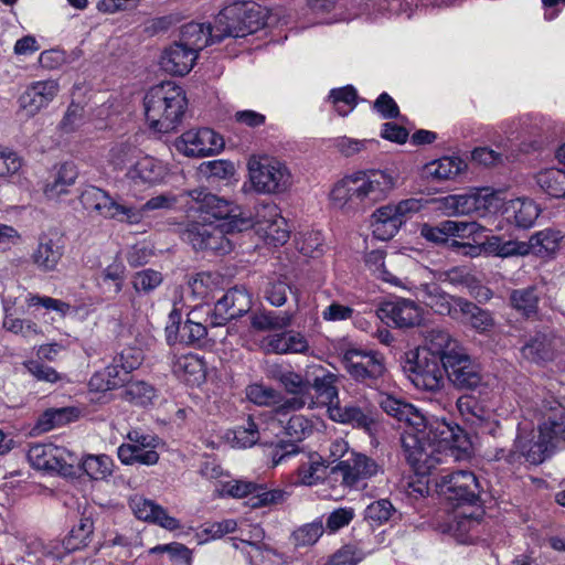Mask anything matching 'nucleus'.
Returning a JSON list of instances; mask_svg holds the SVG:
<instances>
[{
  "mask_svg": "<svg viewBox=\"0 0 565 565\" xmlns=\"http://www.w3.org/2000/svg\"><path fill=\"white\" fill-rule=\"evenodd\" d=\"M292 292L291 286L282 280L276 279L267 282L264 289V298L274 307H281L287 301V294Z\"/></svg>",
  "mask_w": 565,
  "mask_h": 565,
  "instance_id": "obj_63",
  "label": "nucleus"
},
{
  "mask_svg": "<svg viewBox=\"0 0 565 565\" xmlns=\"http://www.w3.org/2000/svg\"><path fill=\"white\" fill-rule=\"evenodd\" d=\"M28 460L38 470L68 476L74 472L77 458L64 447L39 444L30 447Z\"/></svg>",
  "mask_w": 565,
  "mask_h": 565,
  "instance_id": "obj_11",
  "label": "nucleus"
},
{
  "mask_svg": "<svg viewBox=\"0 0 565 565\" xmlns=\"http://www.w3.org/2000/svg\"><path fill=\"white\" fill-rule=\"evenodd\" d=\"M408 377L422 391L438 393L445 383L441 361L428 356L427 352H416L414 360L408 361Z\"/></svg>",
  "mask_w": 565,
  "mask_h": 565,
  "instance_id": "obj_13",
  "label": "nucleus"
},
{
  "mask_svg": "<svg viewBox=\"0 0 565 565\" xmlns=\"http://www.w3.org/2000/svg\"><path fill=\"white\" fill-rule=\"evenodd\" d=\"M271 377L278 381L285 390L290 394L309 393L310 383L306 381L300 374L281 367H275L270 371Z\"/></svg>",
  "mask_w": 565,
  "mask_h": 565,
  "instance_id": "obj_50",
  "label": "nucleus"
},
{
  "mask_svg": "<svg viewBox=\"0 0 565 565\" xmlns=\"http://www.w3.org/2000/svg\"><path fill=\"white\" fill-rule=\"evenodd\" d=\"M214 224L207 222H189L182 231V238L190 243L194 249L200 250L204 243H207V238Z\"/></svg>",
  "mask_w": 565,
  "mask_h": 565,
  "instance_id": "obj_59",
  "label": "nucleus"
},
{
  "mask_svg": "<svg viewBox=\"0 0 565 565\" xmlns=\"http://www.w3.org/2000/svg\"><path fill=\"white\" fill-rule=\"evenodd\" d=\"M413 428L416 434L406 433L402 437L404 456L417 475H429L439 462L435 450L451 446L457 436L456 429L445 418L426 415L424 423Z\"/></svg>",
  "mask_w": 565,
  "mask_h": 565,
  "instance_id": "obj_1",
  "label": "nucleus"
},
{
  "mask_svg": "<svg viewBox=\"0 0 565 565\" xmlns=\"http://www.w3.org/2000/svg\"><path fill=\"white\" fill-rule=\"evenodd\" d=\"M354 518L355 510L352 507L334 509L327 516L324 530L330 534H334L341 529L348 526Z\"/></svg>",
  "mask_w": 565,
  "mask_h": 565,
  "instance_id": "obj_62",
  "label": "nucleus"
},
{
  "mask_svg": "<svg viewBox=\"0 0 565 565\" xmlns=\"http://www.w3.org/2000/svg\"><path fill=\"white\" fill-rule=\"evenodd\" d=\"M77 416L78 411L74 407L51 408L43 413L39 426L43 430H51L73 422Z\"/></svg>",
  "mask_w": 565,
  "mask_h": 565,
  "instance_id": "obj_54",
  "label": "nucleus"
},
{
  "mask_svg": "<svg viewBox=\"0 0 565 565\" xmlns=\"http://www.w3.org/2000/svg\"><path fill=\"white\" fill-rule=\"evenodd\" d=\"M381 406L385 413L405 422L412 427H419L425 420V414L414 405L399 401L392 396H385L381 401Z\"/></svg>",
  "mask_w": 565,
  "mask_h": 565,
  "instance_id": "obj_35",
  "label": "nucleus"
},
{
  "mask_svg": "<svg viewBox=\"0 0 565 565\" xmlns=\"http://www.w3.org/2000/svg\"><path fill=\"white\" fill-rule=\"evenodd\" d=\"M252 326L256 330L267 331V330H281L289 327L292 322V315L284 311H260L255 313L252 317Z\"/></svg>",
  "mask_w": 565,
  "mask_h": 565,
  "instance_id": "obj_46",
  "label": "nucleus"
},
{
  "mask_svg": "<svg viewBox=\"0 0 565 565\" xmlns=\"http://www.w3.org/2000/svg\"><path fill=\"white\" fill-rule=\"evenodd\" d=\"M365 265L376 278L402 288L403 285H405V280L403 281L387 270L385 266V253L383 250L375 249L367 253L365 256Z\"/></svg>",
  "mask_w": 565,
  "mask_h": 565,
  "instance_id": "obj_48",
  "label": "nucleus"
},
{
  "mask_svg": "<svg viewBox=\"0 0 565 565\" xmlns=\"http://www.w3.org/2000/svg\"><path fill=\"white\" fill-rule=\"evenodd\" d=\"M324 532V525L321 518L313 520L297 527L291 540L297 547H306L316 544Z\"/></svg>",
  "mask_w": 565,
  "mask_h": 565,
  "instance_id": "obj_51",
  "label": "nucleus"
},
{
  "mask_svg": "<svg viewBox=\"0 0 565 565\" xmlns=\"http://www.w3.org/2000/svg\"><path fill=\"white\" fill-rule=\"evenodd\" d=\"M94 531V522L89 518L79 520L70 534L64 539L63 545L67 552H74L87 546Z\"/></svg>",
  "mask_w": 565,
  "mask_h": 565,
  "instance_id": "obj_47",
  "label": "nucleus"
},
{
  "mask_svg": "<svg viewBox=\"0 0 565 565\" xmlns=\"http://www.w3.org/2000/svg\"><path fill=\"white\" fill-rule=\"evenodd\" d=\"M564 238L559 230L546 227L532 234L526 241L529 254L539 257H548L554 255Z\"/></svg>",
  "mask_w": 565,
  "mask_h": 565,
  "instance_id": "obj_32",
  "label": "nucleus"
},
{
  "mask_svg": "<svg viewBox=\"0 0 565 565\" xmlns=\"http://www.w3.org/2000/svg\"><path fill=\"white\" fill-rule=\"evenodd\" d=\"M117 456L125 466H154L160 458L156 448H143L138 445H120L117 448Z\"/></svg>",
  "mask_w": 565,
  "mask_h": 565,
  "instance_id": "obj_36",
  "label": "nucleus"
},
{
  "mask_svg": "<svg viewBox=\"0 0 565 565\" xmlns=\"http://www.w3.org/2000/svg\"><path fill=\"white\" fill-rule=\"evenodd\" d=\"M554 447L551 445L550 439L544 437L541 431L536 440L530 439L522 433H519L513 448L510 450L500 449L495 457L497 459H504L510 463L519 461L522 457L532 465L542 463L553 451Z\"/></svg>",
  "mask_w": 565,
  "mask_h": 565,
  "instance_id": "obj_15",
  "label": "nucleus"
},
{
  "mask_svg": "<svg viewBox=\"0 0 565 565\" xmlns=\"http://www.w3.org/2000/svg\"><path fill=\"white\" fill-rule=\"evenodd\" d=\"M252 308V296L244 286L227 290L214 305L211 323L223 326L232 319L239 318Z\"/></svg>",
  "mask_w": 565,
  "mask_h": 565,
  "instance_id": "obj_19",
  "label": "nucleus"
},
{
  "mask_svg": "<svg viewBox=\"0 0 565 565\" xmlns=\"http://www.w3.org/2000/svg\"><path fill=\"white\" fill-rule=\"evenodd\" d=\"M128 505L138 520L157 524L169 531L181 527L178 519L169 515L163 507L143 495L130 497Z\"/></svg>",
  "mask_w": 565,
  "mask_h": 565,
  "instance_id": "obj_23",
  "label": "nucleus"
},
{
  "mask_svg": "<svg viewBox=\"0 0 565 565\" xmlns=\"http://www.w3.org/2000/svg\"><path fill=\"white\" fill-rule=\"evenodd\" d=\"M211 30L212 25L188 23L182 26L180 42L186 44L190 49H195V53L199 54L206 45L218 42L211 35Z\"/></svg>",
  "mask_w": 565,
  "mask_h": 565,
  "instance_id": "obj_40",
  "label": "nucleus"
},
{
  "mask_svg": "<svg viewBox=\"0 0 565 565\" xmlns=\"http://www.w3.org/2000/svg\"><path fill=\"white\" fill-rule=\"evenodd\" d=\"M247 170L253 189L260 194H280L294 182L287 163L276 157L254 154L248 159Z\"/></svg>",
  "mask_w": 565,
  "mask_h": 565,
  "instance_id": "obj_6",
  "label": "nucleus"
},
{
  "mask_svg": "<svg viewBox=\"0 0 565 565\" xmlns=\"http://www.w3.org/2000/svg\"><path fill=\"white\" fill-rule=\"evenodd\" d=\"M463 162L457 157H443L438 160L428 162L425 168V174L433 180L443 181L455 178L462 170Z\"/></svg>",
  "mask_w": 565,
  "mask_h": 565,
  "instance_id": "obj_41",
  "label": "nucleus"
},
{
  "mask_svg": "<svg viewBox=\"0 0 565 565\" xmlns=\"http://www.w3.org/2000/svg\"><path fill=\"white\" fill-rule=\"evenodd\" d=\"M397 510L387 499H380L371 502L364 510V520L372 526H380L391 521Z\"/></svg>",
  "mask_w": 565,
  "mask_h": 565,
  "instance_id": "obj_49",
  "label": "nucleus"
},
{
  "mask_svg": "<svg viewBox=\"0 0 565 565\" xmlns=\"http://www.w3.org/2000/svg\"><path fill=\"white\" fill-rule=\"evenodd\" d=\"M81 468L92 480H105L113 473L114 460L107 455H87Z\"/></svg>",
  "mask_w": 565,
  "mask_h": 565,
  "instance_id": "obj_45",
  "label": "nucleus"
},
{
  "mask_svg": "<svg viewBox=\"0 0 565 565\" xmlns=\"http://www.w3.org/2000/svg\"><path fill=\"white\" fill-rule=\"evenodd\" d=\"M332 473L341 477L343 487L358 490L366 487V480L383 473V468L373 458L352 451L347 459L340 460L332 468Z\"/></svg>",
  "mask_w": 565,
  "mask_h": 565,
  "instance_id": "obj_10",
  "label": "nucleus"
},
{
  "mask_svg": "<svg viewBox=\"0 0 565 565\" xmlns=\"http://www.w3.org/2000/svg\"><path fill=\"white\" fill-rule=\"evenodd\" d=\"M78 177V170L72 162L57 167L46 180L43 192L49 200H58L70 193Z\"/></svg>",
  "mask_w": 565,
  "mask_h": 565,
  "instance_id": "obj_29",
  "label": "nucleus"
},
{
  "mask_svg": "<svg viewBox=\"0 0 565 565\" xmlns=\"http://www.w3.org/2000/svg\"><path fill=\"white\" fill-rule=\"evenodd\" d=\"M456 406L467 423L483 430L487 429L488 425H491L489 422L491 417L490 412L484 409L475 397L461 396L457 399Z\"/></svg>",
  "mask_w": 565,
  "mask_h": 565,
  "instance_id": "obj_38",
  "label": "nucleus"
},
{
  "mask_svg": "<svg viewBox=\"0 0 565 565\" xmlns=\"http://www.w3.org/2000/svg\"><path fill=\"white\" fill-rule=\"evenodd\" d=\"M440 492L457 507H481L483 490L478 477L469 470H457L443 476L438 482Z\"/></svg>",
  "mask_w": 565,
  "mask_h": 565,
  "instance_id": "obj_7",
  "label": "nucleus"
},
{
  "mask_svg": "<svg viewBox=\"0 0 565 565\" xmlns=\"http://www.w3.org/2000/svg\"><path fill=\"white\" fill-rule=\"evenodd\" d=\"M127 376V372L120 367V363L116 361L115 356L110 365L92 376L89 385L96 391H110L124 385Z\"/></svg>",
  "mask_w": 565,
  "mask_h": 565,
  "instance_id": "obj_37",
  "label": "nucleus"
},
{
  "mask_svg": "<svg viewBox=\"0 0 565 565\" xmlns=\"http://www.w3.org/2000/svg\"><path fill=\"white\" fill-rule=\"evenodd\" d=\"M265 9L255 2L236 1L222 9L214 19L211 35L216 41L245 38L266 25Z\"/></svg>",
  "mask_w": 565,
  "mask_h": 565,
  "instance_id": "obj_5",
  "label": "nucleus"
},
{
  "mask_svg": "<svg viewBox=\"0 0 565 565\" xmlns=\"http://www.w3.org/2000/svg\"><path fill=\"white\" fill-rule=\"evenodd\" d=\"M473 509L470 513L456 510L448 524V531L459 543L471 544L478 539L483 510L481 507H473Z\"/></svg>",
  "mask_w": 565,
  "mask_h": 565,
  "instance_id": "obj_25",
  "label": "nucleus"
},
{
  "mask_svg": "<svg viewBox=\"0 0 565 565\" xmlns=\"http://www.w3.org/2000/svg\"><path fill=\"white\" fill-rule=\"evenodd\" d=\"M63 255L64 246L57 239L42 234L31 254V262L40 271L52 273L57 269Z\"/></svg>",
  "mask_w": 565,
  "mask_h": 565,
  "instance_id": "obj_26",
  "label": "nucleus"
},
{
  "mask_svg": "<svg viewBox=\"0 0 565 565\" xmlns=\"http://www.w3.org/2000/svg\"><path fill=\"white\" fill-rule=\"evenodd\" d=\"M337 376L330 372L321 376H316L312 388L316 391L321 403L327 407L339 402L338 388L335 386Z\"/></svg>",
  "mask_w": 565,
  "mask_h": 565,
  "instance_id": "obj_55",
  "label": "nucleus"
},
{
  "mask_svg": "<svg viewBox=\"0 0 565 565\" xmlns=\"http://www.w3.org/2000/svg\"><path fill=\"white\" fill-rule=\"evenodd\" d=\"M527 247L525 241H503L500 236H491L486 243V249L488 252L502 258L526 256L529 255Z\"/></svg>",
  "mask_w": 565,
  "mask_h": 565,
  "instance_id": "obj_44",
  "label": "nucleus"
},
{
  "mask_svg": "<svg viewBox=\"0 0 565 565\" xmlns=\"http://www.w3.org/2000/svg\"><path fill=\"white\" fill-rule=\"evenodd\" d=\"M511 306L522 315L530 317L537 310L539 296L534 287L515 289L510 295Z\"/></svg>",
  "mask_w": 565,
  "mask_h": 565,
  "instance_id": "obj_53",
  "label": "nucleus"
},
{
  "mask_svg": "<svg viewBox=\"0 0 565 565\" xmlns=\"http://www.w3.org/2000/svg\"><path fill=\"white\" fill-rule=\"evenodd\" d=\"M196 58L195 49H190L179 41L164 50L161 66L172 75L184 76L193 68Z\"/></svg>",
  "mask_w": 565,
  "mask_h": 565,
  "instance_id": "obj_24",
  "label": "nucleus"
},
{
  "mask_svg": "<svg viewBox=\"0 0 565 565\" xmlns=\"http://www.w3.org/2000/svg\"><path fill=\"white\" fill-rule=\"evenodd\" d=\"M403 288L412 291L416 297L423 298L426 306L430 307L435 313L460 320V310L457 305L465 298L450 296L435 282L416 284L408 278L405 279Z\"/></svg>",
  "mask_w": 565,
  "mask_h": 565,
  "instance_id": "obj_12",
  "label": "nucleus"
},
{
  "mask_svg": "<svg viewBox=\"0 0 565 565\" xmlns=\"http://www.w3.org/2000/svg\"><path fill=\"white\" fill-rule=\"evenodd\" d=\"M163 277L160 271L153 269H143L137 271L131 284L137 294H149L162 284Z\"/></svg>",
  "mask_w": 565,
  "mask_h": 565,
  "instance_id": "obj_60",
  "label": "nucleus"
},
{
  "mask_svg": "<svg viewBox=\"0 0 565 565\" xmlns=\"http://www.w3.org/2000/svg\"><path fill=\"white\" fill-rule=\"evenodd\" d=\"M170 324L167 327L168 340L171 341L172 334L179 333L180 342L192 344L204 339L207 334L206 327L200 322L188 319L182 326L180 323L181 315L178 310L170 312Z\"/></svg>",
  "mask_w": 565,
  "mask_h": 565,
  "instance_id": "obj_33",
  "label": "nucleus"
},
{
  "mask_svg": "<svg viewBox=\"0 0 565 565\" xmlns=\"http://www.w3.org/2000/svg\"><path fill=\"white\" fill-rule=\"evenodd\" d=\"M416 199H407L397 204H387L375 210L371 216V228L380 241L391 239L405 223L406 218L422 209Z\"/></svg>",
  "mask_w": 565,
  "mask_h": 565,
  "instance_id": "obj_8",
  "label": "nucleus"
},
{
  "mask_svg": "<svg viewBox=\"0 0 565 565\" xmlns=\"http://www.w3.org/2000/svg\"><path fill=\"white\" fill-rule=\"evenodd\" d=\"M425 340V347L416 352H427L428 356L440 360L443 365L448 356L463 349L448 331L438 328L427 331Z\"/></svg>",
  "mask_w": 565,
  "mask_h": 565,
  "instance_id": "obj_28",
  "label": "nucleus"
},
{
  "mask_svg": "<svg viewBox=\"0 0 565 565\" xmlns=\"http://www.w3.org/2000/svg\"><path fill=\"white\" fill-rule=\"evenodd\" d=\"M559 340L552 333H536L521 349L522 356L534 363L552 361L558 351Z\"/></svg>",
  "mask_w": 565,
  "mask_h": 565,
  "instance_id": "obj_27",
  "label": "nucleus"
},
{
  "mask_svg": "<svg viewBox=\"0 0 565 565\" xmlns=\"http://www.w3.org/2000/svg\"><path fill=\"white\" fill-rule=\"evenodd\" d=\"M246 397L256 405L269 406L278 403L280 394L271 387L254 383L246 387Z\"/></svg>",
  "mask_w": 565,
  "mask_h": 565,
  "instance_id": "obj_61",
  "label": "nucleus"
},
{
  "mask_svg": "<svg viewBox=\"0 0 565 565\" xmlns=\"http://www.w3.org/2000/svg\"><path fill=\"white\" fill-rule=\"evenodd\" d=\"M25 303L29 308L42 307L47 311L56 312L61 318L66 317L72 311V306L63 300L49 296L29 292L25 297Z\"/></svg>",
  "mask_w": 565,
  "mask_h": 565,
  "instance_id": "obj_57",
  "label": "nucleus"
},
{
  "mask_svg": "<svg viewBox=\"0 0 565 565\" xmlns=\"http://www.w3.org/2000/svg\"><path fill=\"white\" fill-rule=\"evenodd\" d=\"M364 558V553L352 544L343 545L329 559L327 565H358Z\"/></svg>",
  "mask_w": 565,
  "mask_h": 565,
  "instance_id": "obj_64",
  "label": "nucleus"
},
{
  "mask_svg": "<svg viewBox=\"0 0 565 565\" xmlns=\"http://www.w3.org/2000/svg\"><path fill=\"white\" fill-rule=\"evenodd\" d=\"M220 497L246 498L250 497L252 507H263L276 503L284 498L281 490H265L262 486L243 480H231L216 489Z\"/></svg>",
  "mask_w": 565,
  "mask_h": 565,
  "instance_id": "obj_21",
  "label": "nucleus"
},
{
  "mask_svg": "<svg viewBox=\"0 0 565 565\" xmlns=\"http://www.w3.org/2000/svg\"><path fill=\"white\" fill-rule=\"evenodd\" d=\"M145 115L149 127L168 134L181 122L188 106L184 89L174 82L152 86L143 98Z\"/></svg>",
  "mask_w": 565,
  "mask_h": 565,
  "instance_id": "obj_3",
  "label": "nucleus"
},
{
  "mask_svg": "<svg viewBox=\"0 0 565 565\" xmlns=\"http://www.w3.org/2000/svg\"><path fill=\"white\" fill-rule=\"evenodd\" d=\"M172 372L183 382L199 385L205 379V363L198 354H181L174 358Z\"/></svg>",
  "mask_w": 565,
  "mask_h": 565,
  "instance_id": "obj_31",
  "label": "nucleus"
},
{
  "mask_svg": "<svg viewBox=\"0 0 565 565\" xmlns=\"http://www.w3.org/2000/svg\"><path fill=\"white\" fill-rule=\"evenodd\" d=\"M139 148L128 141L116 142L108 152V163L118 171L128 169L140 156Z\"/></svg>",
  "mask_w": 565,
  "mask_h": 565,
  "instance_id": "obj_42",
  "label": "nucleus"
},
{
  "mask_svg": "<svg viewBox=\"0 0 565 565\" xmlns=\"http://www.w3.org/2000/svg\"><path fill=\"white\" fill-rule=\"evenodd\" d=\"M343 362L355 381L369 386H372L385 372L382 356L373 351L349 349L344 353Z\"/></svg>",
  "mask_w": 565,
  "mask_h": 565,
  "instance_id": "obj_14",
  "label": "nucleus"
},
{
  "mask_svg": "<svg viewBox=\"0 0 565 565\" xmlns=\"http://www.w3.org/2000/svg\"><path fill=\"white\" fill-rule=\"evenodd\" d=\"M60 93L56 79H42L30 83L18 98L19 107L33 117L55 99Z\"/></svg>",
  "mask_w": 565,
  "mask_h": 565,
  "instance_id": "obj_20",
  "label": "nucleus"
},
{
  "mask_svg": "<svg viewBox=\"0 0 565 565\" xmlns=\"http://www.w3.org/2000/svg\"><path fill=\"white\" fill-rule=\"evenodd\" d=\"M460 320L467 319L473 329L483 332L493 327V319L489 311L479 308L473 302L459 300Z\"/></svg>",
  "mask_w": 565,
  "mask_h": 565,
  "instance_id": "obj_43",
  "label": "nucleus"
},
{
  "mask_svg": "<svg viewBox=\"0 0 565 565\" xmlns=\"http://www.w3.org/2000/svg\"><path fill=\"white\" fill-rule=\"evenodd\" d=\"M170 174L167 163L152 156L143 154L127 169L125 177L134 186L152 188L166 182Z\"/></svg>",
  "mask_w": 565,
  "mask_h": 565,
  "instance_id": "obj_16",
  "label": "nucleus"
},
{
  "mask_svg": "<svg viewBox=\"0 0 565 565\" xmlns=\"http://www.w3.org/2000/svg\"><path fill=\"white\" fill-rule=\"evenodd\" d=\"M495 196L489 189H479L463 194H449L434 199L435 210L446 216H460L488 212Z\"/></svg>",
  "mask_w": 565,
  "mask_h": 565,
  "instance_id": "obj_9",
  "label": "nucleus"
},
{
  "mask_svg": "<svg viewBox=\"0 0 565 565\" xmlns=\"http://www.w3.org/2000/svg\"><path fill=\"white\" fill-rule=\"evenodd\" d=\"M223 147V138L210 128L188 130L177 141V149L188 157L212 156Z\"/></svg>",
  "mask_w": 565,
  "mask_h": 565,
  "instance_id": "obj_18",
  "label": "nucleus"
},
{
  "mask_svg": "<svg viewBox=\"0 0 565 565\" xmlns=\"http://www.w3.org/2000/svg\"><path fill=\"white\" fill-rule=\"evenodd\" d=\"M379 317L391 322L396 328L407 329L422 323L424 310L416 301L397 297L381 303Z\"/></svg>",
  "mask_w": 565,
  "mask_h": 565,
  "instance_id": "obj_17",
  "label": "nucleus"
},
{
  "mask_svg": "<svg viewBox=\"0 0 565 565\" xmlns=\"http://www.w3.org/2000/svg\"><path fill=\"white\" fill-rule=\"evenodd\" d=\"M358 94L353 86H344L334 88L329 94V99L332 100L335 111L340 116H347L356 106Z\"/></svg>",
  "mask_w": 565,
  "mask_h": 565,
  "instance_id": "obj_56",
  "label": "nucleus"
},
{
  "mask_svg": "<svg viewBox=\"0 0 565 565\" xmlns=\"http://www.w3.org/2000/svg\"><path fill=\"white\" fill-rule=\"evenodd\" d=\"M154 396L153 386L143 381H129L125 386V399L136 405L146 406Z\"/></svg>",
  "mask_w": 565,
  "mask_h": 565,
  "instance_id": "obj_58",
  "label": "nucleus"
},
{
  "mask_svg": "<svg viewBox=\"0 0 565 565\" xmlns=\"http://www.w3.org/2000/svg\"><path fill=\"white\" fill-rule=\"evenodd\" d=\"M6 331L20 335L25 339H32L42 334V330L36 322L31 319H23L7 313L2 321Z\"/></svg>",
  "mask_w": 565,
  "mask_h": 565,
  "instance_id": "obj_52",
  "label": "nucleus"
},
{
  "mask_svg": "<svg viewBox=\"0 0 565 565\" xmlns=\"http://www.w3.org/2000/svg\"><path fill=\"white\" fill-rule=\"evenodd\" d=\"M539 431L550 439L554 448L565 441V407L558 403L551 406L539 426Z\"/></svg>",
  "mask_w": 565,
  "mask_h": 565,
  "instance_id": "obj_34",
  "label": "nucleus"
},
{
  "mask_svg": "<svg viewBox=\"0 0 565 565\" xmlns=\"http://www.w3.org/2000/svg\"><path fill=\"white\" fill-rule=\"evenodd\" d=\"M536 184L551 198L565 199V170L548 168L535 175Z\"/></svg>",
  "mask_w": 565,
  "mask_h": 565,
  "instance_id": "obj_39",
  "label": "nucleus"
},
{
  "mask_svg": "<svg viewBox=\"0 0 565 565\" xmlns=\"http://www.w3.org/2000/svg\"><path fill=\"white\" fill-rule=\"evenodd\" d=\"M443 366L448 379L459 388L472 390L481 383L479 365L471 360L465 349L448 356Z\"/></svg>",
  "mask_w": 565,
  "mask_h": 565,
  "instance_id": "obj_22",
  "label": "nucleus"
},
{
  "mask_svg": "<svg viewBox=\"0 0 565 565\" xmlns=\"http://www.w3.org/2000/svg\"><path fill=\"white\" fill-rule=\"evenodd\" d=\"M395 184L396 178L388 171H359L337 182L330 200L339 209H366L387 199Z\"/></svg>",
  "mask_w": 565,
  "mask_h": 565,
  "instance_id": "obj_2",
  "label": "nucleus"
},
{
  "mask_svg": "<svg viewBox=\"0 0 565 565\" xmlns=\"http://www.w3.org/2000/svg\"><path fill=\"white\" fill-rule=\"evenodd\" d=\"M328 414L333 422L352 425L356 428L369 429L373 424L369 409L355 404L341 405L339 401L328 407Z\"/></svg>",
  "mask_w": 565,
  "mask_h": 565,
  "instance_id": "obj_30",
  "label": "nucleus"
},
{
  "mask_svg": "<svg viewBox=\"0 0 565 565\" xmlns=\"http://www.w3.org/2000/svg\"><path fill=\"white\" fill-rule=\"evenodd\" d=\"M186 212L198 214L204 222L213 224L223 221L221 225L227 232H242L250 227L253 221L246 216L243 209L233 201L220 198L204 189L186 192Z\"/></svg>",
  "mask_w": 565,
  "mask_h": 565,
  "instance_id": "obj_4",
  "label": "nucleus"
}]
</instances>
